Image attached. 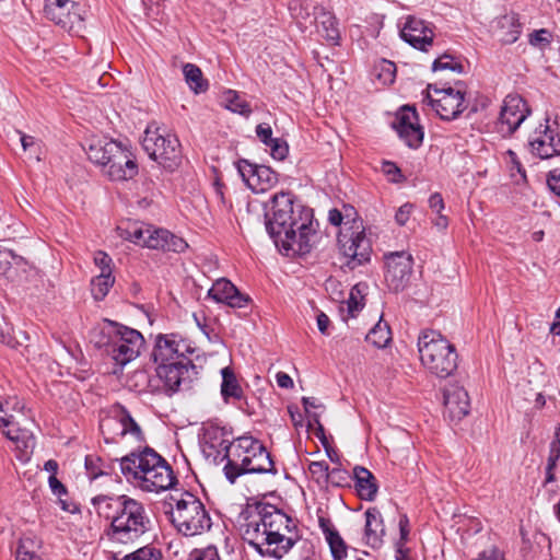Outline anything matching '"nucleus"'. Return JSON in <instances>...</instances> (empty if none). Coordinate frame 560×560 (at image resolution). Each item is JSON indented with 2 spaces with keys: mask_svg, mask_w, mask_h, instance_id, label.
Segmentation results:
<instances>
[{
  "mask_svg": "<svg viewBox=\"0 0 560 560\" xmlns=\"http://www.w3.org/2000/svg\"><path fill=\"white\" fill-rule=\"evenodd\" d=\"M91 504L109 523L105 533L113 544H135L153 528L145 504L127 494H100L91 499Z\"/></svg>",
  "mask_w": 560,
  "mask_h": 560,
  "instance_id": "obj_2",
  "label": "nucleus"
},
{
  "mask_svg": "<svg viewBox=\"0 0 560 560\" xmlns=\"http://www.w3.org/2000/svg\"><path fill=\"white\" fill-rule=\"evenodd\" d=\"M222 100L225 107L233 113L241 114L245 117H248L252 114L250 105L246 101L242 100L233 90L225 91L222 95Z\"/></svg>",
  "mask_w": 560,
  "mask_h": 560,
  "instance_id": "obj_37",
  "label": "nucleus"
},
{
  "mask_svg": "<svg viewBox=\"0 0 560 560\" xmlns=\"http://www.w3.org/2000/svg\"><path fill=\"white\" fill-rule=\"evenodd\" d=\"M235 165L243 182L255 194L271 189L279 180L278 174L269 166L258 165L245 159H240Z\"/></svg>",
  "mask_w": 560,
  "mask_h": 560,
  "instance_id": "obj_16",
  "label": "nucleus"
},
{
  "mask_svg": "<svg viewBox=\"0 0 560 560\" xmlns=\"http://www.w3.org/2000/svg\"><path fill=\"white\" fill-rule=\"evenodd\" d=\"M316 325L323 335L330 336L332 334L334 326L330 317H316Z\"/></svg>",
  "mask_w": 560,
  "mask_h": 560,
  "instance_id": "obj_58",
  "label": "nucleus"
},
{
  "mask_svg": "<svg viewBox=\"0 0 560 560\" xmlns=\"http://www.w3.org/2000/svg\"><path fill=\"white\" fill-rule=\"evenodd\" d=\"M266 147L270 149L271 156L279 161L284 160L289 152L287 142L280 138H273Z\"/></svg>",
  "mask_w": 560,
  "mask_h": 560,
  "instance_id": "obj_47",
  "label": "nucleus"
},
{
  "mask_svg": "<svg viewBox=\"0 0 560 560\" xmlns=\"http://www.w3.org/2000/svg\"><path fill=\"white\" fill-rule=\"evenodd\" d=\"M21 339H26V336L22 331L16 334L8 317H0V341L14 348L21 343Z\"/></svg>",
  "mask_w": 560,
  "mask_h": 560,
  "instance_id": "obj_38",
  "label": "nucleus"
},
{
  "mask_svg": "<svg viewBox=\"0 0 560 560\" xmlns=\"http://www.w3.org/2000/svg\"><path fill=\"white\" fill-rule=\"evenodd\" d=\"M313 2H304L299 0H291L289 9L293 16L305 20L310 16V10L313 8Z\"/></svg>",
  "mask_w": 560,
  "mask_h": 560,
  "instance_id": "obj_48",
  "label": "nucleus"
},
{
  "mask_svg": "<svg viewBox=\"0 0 560 560\" xmlns=\"http://www.w3.org/2000/svg\"><path fill=\"white\" fill-rule=\"evenodd\" d=\"M445 413L451 420H460L469 413L470 401L466 389L457 384L444 389Z\"/></svg>",
  "mask_w": 560,
  "mask_h": 560,
  "instance_id": "obj_26",
  "label": "nucleus"
},
{
  "mask_svg": "<svg viewBox=\"0 0 560 560\" xmlns=\"http://www.w3.org/2000/svg\"><path fill=\"white\" fill-rule=\"evenodd\" d=\"M277 384L281 388H291L293 387L292 378L284 372H278L276 375Z\"/></svg>",
  "mask_w": 560,
  "mask_h": 560,
  "instance_id": "obj_64",
  "label": "nucleus"
},
{
  "mask_svg": "<svg viewBox=\"0 0 560 560\" xmlns=\"http://www.w3.org/2000/svg\"><path fill=\"white\" fill-rule=\"evenodd\" d=\"M382 171L393 183H401L404 180L400 168L393 162H384L382 165Z\"/></svg>",
  "mask_w": 560,
  "mask_h": 560,
  "instance_id": "obj_53",
  "label": "nucleus"
},
{
  "mask_svg": "<svg viewBox=\"0 0 560 560\" xmlns=\"http://www.w3.org/2000/svg\"><path fill=\"white\" fill-rule=\"evenodd\" d=\"M119 467L127 482L143 492L159 493L177 482L171 465L150 447L124 456Z\"/></svg>",
  "mask_w": 560,
  "mask_h": 560,
  "instance_id": "obj_4",
  "label": "nucleus"
},
{
  "mask_svg": "<svg viewBox=\"0 0 560 560\" xmlns=\"http://www.w3.org/2000/svg\"><path fill=\"white\" fill-rule=\"evenodd\" d=\"M293 521L281 511L265 506L250 514L243 525V539L260 556L282 559L298 542Z\"/></svg>",
  "mask_w": 560,
  "mask_h": 560,
  "instance_id": "obj_3",
  "label": "nucleus"
},
{
  "mask_svg": "<svg viewBox=\"0 0 560 560\" xmlns=\"http://www.w3.org/2000/svg\"><path fill=\"white\" fill-rule=\"evenodd\" d=\"M81 11V5L70 0H52L44 7L46 18L68 31L82 25Z\"/></svg>",
  "mask_w": 560,
  "mask_h": 560,
  "instance_id": "obj_18",
  "label": "nucleus"
},
{
  "mask_svg": "<svg viewBox=\"0 0 560 560\" xmlns=\"http://www.w3.org/2000/svg\"><path fill=\"white\" fill-rule=\"evenodd\" d=\"M222 383H221V395L225 402H241L245 399L244 390L230 366H225L221 370Z\"/></svg>",
  "mask_w": 560,
  "mask_h": 560,
  "instance_id": "obj_30",
  "label": "nucleus"
},
{
  "mask_svg": "<svg viewBox=\"0 0 560 560\" xmlns=\"http://www.w3.org/2000/svg\"><path fill=\"white\" fill-rule=\"evenodd\" d=\"M318 31L329 43L334 45L338 44L340 35L336 19L332 15L326 13L322 15Z\"/></svg>",
  "mask_w": 560,
  "mask_h": 560,
  "instance_id": "obj_39",
  "label": "nucleus"
},
{
  "mask_svg": "<svg viewBox=\"0 0 560 560\" xmlns=\"http://www.w3.org/2000/svg\"><path fill=\"white\" fill-rule=\"evenodd\" d=\"M131 380L136 381L135 387L138 390H142L145 387L147 383H148L149 376H148V374L144 371L140 370V371H136L132 374Z\"/></svg>",
  "mask_w": 560,
  "mask_h": 560,
  "instance_id": "obj_61",
  "label": "nucleus"
},
{
  "mask_svg": "<svg viewBox=\"0 0 560 560\" xmlns=\"http://www.w3.org/2000/svg\"><path fill=\"white\" fill-rule=\"evenodd\" d=\"M142 147L150 159L168 172L175 171L182 163L180 143L177 137L163 128L148 126Z\"/></svg>",
  "mask_w": 560,
  "mask_h": 560,
  "instance_id": "obj_8",
  "label": "nucleus"
},
{
  "mask_svg": "<svg viewBox=\"0 0 560 560\" xmlns=\"http://www.w3.org/2000/svg\"><path fill=\"white\" fill-rule=\"evenodd\" d=\"M192 366L190 360L159 363L156 373L165 388L174 393L179 389L182 383L189 378V368Z\"/></svg>",
  "mask_w": 560,
  "mask_h": 560,
  "instance_id": "obj_22",
  "label": "nucleus"
},
{
  "mask_svg": "<svg viewBox=\"0 0 560 560\" xmlns=\"http://www.w3.org/2000/svg\"><path fill=\"white\" fill-rule=\"evenodd\" d=\"M547 184L550 190L560 197V170L555 168L548 173Z\"/></svg>",
  "mask_w": 560,
  "mask_h": 560,
  "instance_id": "obj_54",
  "label": "nucleus"
},
{
  "mask_svg": "<svg viewBox=\"0 0 560 560\" xmlns=\"http://www.w3.org/2000/svg\"><path fill=\"white\" fill-rule=\"evenodd\" d=\"M20 133V141H21V144L23 147V150L24 151H31V153L34 155V158L39 161V151H40V147H39V143L35 140L34 137L32 136H27L25 133H22V132H19Z\"/></svg>",
  "mask_w": 560,
  "mask_h": 560,
  "instance_id": "obj_52",
  "label": "nucleus"
},
{
  "mask_svg": "<svg viewBox=\"0 0 560 560\" xmlns=\"http://www.w3.org/2000/svg\"><path fill=\"white\" fill-rule=\"evenodd\" d=\"M385 258V282L394 292L404 291L411 278L413 258L408 252H393L386 254Z\"/></svg>",
  "mask_w": 560,
  "mask_h": 560,
  "instance_id": "obj_14",
  "label": "nucleus"
},
{
  "mask_svg": "<svg viewBox=\"0 0 560 560\" xmlns=\"http://www.w3.org/2000/svg\"><path fill=\"white\" fill-rule=\"evenodd\" d=\"M413 206L411 203L402 205L395 214V220L397 224L405 225L409 220Z\"/></svg>",
  "mask_w": 560,
  "mask_h": 560,
  "instance_id": "obj_57",
  "label": "nucleus"
},
{
  "mask_svg": "<svg viewBox=\"0 0 560 560\" xmlns=\"http://www.w3.org/2000/svg\"><path fill=\"white\" fill-rule=\"evenodd\" d=\"M530 113V108L522 96L506 95L495 124L497 131L504 138L512 136Z\"/></svg>",
  "mask_w": 560,
  "mask_h": 560,
  "instance_id": "obj_13",
  "label": "nucleus"
},
{
  "mask_svg": "<svg viewBox=\"0 0 560 560\" xmlns=\"http://www.w3.org/2000/svg\"><path fill=\"white\" fill-rule=\"evenodd\" d=\"M115 278L113 276L98 275L91 281V292L94 300H103L109 289L113 287Z\"/></svg>",
  "mask_w": 560,
  "mask_h": 560,
  "instance_id": "obj_40",
  "label": "nucleus"
},
{
  "mask_svg": "<svg viewBox=\"0 0 560 560\" xmlns=\"http://www.w3.org/2000/svg\"><path fill=\"white\" fill-rule=\"evenodd\" d=\"M319 527L325 536L334 560H345L348 557V545L327 518L319 517Z\"/></svg>",
  "mask_w": 560,
  "mask_h": 560,
  "instance_id": "obj_29",
  "label": "nucleus"
},
{
  "mask_svg": "<svg viewBox=\"0 0 560 560\" xmlns=\"http://www.w3.org/2000/svg\"><path fill=\"white\" fill-rule=\"evenodd\" d=\"M418 350L421 364L431 374L446 378L454 374L458 366V354L441 332L423 330L418 338Z\"/></svg>",
  "mask_w": 560,
  "mask_h": 560,
  "instance_id": "obj_6",
  "label": "nucleus"
},
{
  "mask_svg": "<svg viewBox=\"0 0 560 560\" xmlns=\"http://www.w3.org/2000/svg\"><path fill=\"white\" fill-rule=\"evenodd\" d=\"M150 232V225L131 224L121 233V236L137 245L144 246L145 236Z\"/></svg>",
  "mask_w": 560,
  "mask_h": 560,
  "instance_id": "obj_43",
  "label": "nucleus"
},
{
  "mask_svg": "<svg viewBox=\"0 0 560 560\" xmlns=\"http://www.w3.org/2000/svg\"><path fill=\"white\" fill-rule=\"evenodd\" d=\"M106 322L113 328L109 332L107 353L117 365L122 368L140 355L145 343L144 338L137 329L109 319Z\"/></svg>",
  "mask_w": 560,
  "mask_h": 560,
  "instance_id": "obj_10",
  "label": "nucleus"
},
{
  "mask_svg": "<svg viewBox=\"0 0 560 560\" xmlns=\"http://www.w3.org/2000/svg\"><path fill=\"white\" fill-rule=\"evenodd\" d=\"M225 477L234 483L244 474L276 472L269 452L250 435H243L230 443L225 453Z\"/></svg>",
  "mask_w": 560,
  "mask_h": 560,
  "instance_id": "obj_5",
  "label": "nucleus"
},
{
  "mask_svg": "<svg viewBox=\"0 0 560 560\" xmlns=\"http://www.w3.org/2000/svg\"><path fill=\"white\" fill-rule=\"evenodd\" d=\"M100 458L89 455L85 457V468L91 479H95L103 475V471L97 467Z\"/></svg>",
  "mask_w": 560,
  "mask_h": 560,
  "instance_id": "obj_55",
  "label": "nucleus"
},
{
  "mask_svg": "<svg viewBox=\"0 0 560 560\" xmlns=\"http://www.w3.org/2000/svg\"><path fill=\"white\" fill-rule=\"evenodd\" d=\"M560 458V450H557L555 444L550 445V453L548 456L547 467L549 470H555L557 467V462Z\"/></svg>",
  "mask_w": 560,
  "mask_h": 560,
  "instance_id": "obj_63",
  "label": "nucleus"
},
{
  "mask_svg": "<svg viewBox=\"0 0 560 560\" xmlns=\"http://www.w3.org/2000/svg\"><path fill=\"white\" fill-rule=\"evenodd\" d=\"M39 549L40 541L36 537L24 536L19 542L16 560H42Z\"/></svg>",
  "mask_w": 560,
  "mask_h": 560,
  "instance_id": "obj_35",
  "label": "nucleus"
},
{
  "mask_svg": "<svg viewBox=\"0 0 560 560\" xmlns=\"http://www.w3.org/2000/svg\"><path fill=\"white\" fill-rule=\"evenodd\" d=\"M266 230L277 247L306 254L311 250L310 235L313 231L312 210L298 203L290 191L275 194L266 205Z\"/></svg>",
  "mask_w": 560,
  "mask_h": 560,
  "instance_id": "obj_1",
  "label": "nucleus"
},
{
  "mask_svg": "<svg viewBox=\"0 0 560 560\" xmlns=\"http://www.w3.org/2000/svg\"><path fill=\"white\" fill-rule=\"evenodd\" d=\"M170 516L172 524L185 536H195L211 527V518L203 503L189 492L182 493L179 498H171Z\"/></svg>",
  "mask_w": 560,
  "mask_h": 560,
  "instance_id": "obj_7",
  "label": "nucleus"
},
{
  "mask_svg": "<svg viewBox=\"0 0 560 560\" xmlns=\"http://www.w3.org/2000/svg\"><path fill=\"white\" fill-rule=\"evenodd\" d=\"M122 144L113 139L92 137L86 140L83 148L92 163L105 167Z\"/></svg>",
  "mask_w": 560,
  "mask_h": 560,
  "instance_id": "obj_23",
  "label": "nucleus"
},
{
  "mask_svg": "<svg viewBox=\"0 0 560 560\" xmlns=\"http://www.w3.org/2000/svg\"><path fill=\"white\" fill-rule=\"evenodd\" d=\"M144 247L163 252L183 253L188 247V244L184 238L165 229L150 226V232L145 236Z\"/></svg>",
  "mask_w": 560,
  "mask_h": 560,
  "instance_id": "obj_24",
  "label": "nucleus"
},
{
  "mask_svg": "<svg viewBox=\"0 0 560 560\" xmlns=\"http://www.w3.org/2000/svg\"><path fill=\"white\" fill-rule=\"evenodd\" d=\"M49 487L54 494L61 498V495L66 494V488L61 483V481L58 480L56 476H49L48 478Z\"/></svg>",
  "mask_w": 560,
  "mask_h": 560,
  "instance_id": "obj_60",
  "label": "nucleus"
},
{
  "mask_svg": "<svg viewBox=\"0 0 560 560\" xmlns=\"http://www.w3.org/2000/svg\"><path fill=\"white\" fill-rule=\"evenodd\" d=\"M366 340L377 348H384L392 340V332L389 325L380 317L378 322L366 335Z\"/></svg>",
  "mask_w": 560,
  "mask_h": 560,
  "instance_id": "obj_34",
  "label": "nucleus"
},
{
  "mask_svg": "<svg viewBox=\"0 0 560 560\" xmlns=\"http://www.w3.org/2000/svg\"><path fill=\"white\" fill-rule=\"evenodd\" d=\"M355 489L361 499L372 501L377 492L376 479L373 474L364 467L357 466L353 470Z\"/></svg>",
  "mask_w": 560,
  "mask_h": 560,
  "instance_id": "obj_31",
  "label": "nucleus"
},
{
  "mask_svg": "<svg viewBox=\"0 0 560 560\" xmlns=\"http://www.w3.org/2000/svg\"><path fill=\"white\" fill-rule=\"evenodd\" d=\"M432 70H452L454 72L462 73L464 71V67L462 63L455 62L451 55L444 54L433 61Z\"/></svg>",
  "mask_w": 560,
  "mask_h": 560,
  "instance_id": "obj_44",
  "label": "nucleus"
},
{
  "mask_svg": "<svg viewBox=\"0 0 560 560\" xmlns=\"http://www.w3.org/2000/svg\"><path fill=\"white\" fill-rule=\"evenodd\" d=\"M104 168L112 180H129L139 172L135 155L125 144L110 158Z\"/></svg>",
  "mask_w": 560,
  "mask_h": 560,
  "instance_id": "obj_21",
  "label": "nucleus"
},
{
  "mask_svg": "<svg viewBox=\"0 0 560 560\" xmlns=\"http://www.w3.org/2000/svg\"><path fill=\"white\" fill-rule=\"evenodd\" d=\"M400 37L413 48L428 51L433 45L434 32L425 21L408 16L400 31Z\"/></svg>",
  "mask_w": 560,
  "mask_h": 560,
  "instance_id": "obj_20",
  "label": "nucleus"
},
{
  "mask_svg": "<svg viewBox=\"0 0 560 560\" xmlns=\"http://www.w3.org/2000/svg\"><path fill=\"white\" fill-rule=\"evenodd\" d=\"M23 402L15 396L0 401V422L7 430L5 436L15 442H22L24 448L33 447L34 439L30 431L18 428L16 415L22 413Z\"/></svg>",
  "mask_w": 560,
  "mask_h": 560,
  "instance_id": "obj_15",
  "label": "nucleus"
},
{
  "mask_svg": "<svg viewBox=\"0 0 560 560\" xmlns=\"http://www.w3.org/2000/svg\"><path fill=\"white\" fill-rule=\"evenodd\" d=\"M398 525H399V532H400V537H399L398 541L407 542L408 536H409V520H408V517L406 515L400 516Z\"/></svg>",
  "mask_w": 560,
  "mask_h": 560,
  "instance_id": "obj_62",
  "label": "nucleus"
},
{
  "mask_svg": "<svg viewBox=\"0 0 560 560\" xmlns=\"http://www.w3.org/2000/svg\"><path fill=\"white\" fill-rule=\"evenodd\" d=\"M338 248L345 259L342 267L353 270L371 259L372 242L365 234L361 221L353 220L351 226L343 228L338 235Z\"/></svg>",
  "mask_w": 560,
  "mask_h": 560,
  "instance_id": "obj_9",
  "label": "nucleus"
},
{
  "mask_svg": "<svg viewBox=\"0 0 560 560\" xmlns=\"http://www.w3.org/2000/svg\"><path fill=\"white\" fill-rule=\"evenodd\" d=\"M532 152L540 159H550L560 155V138L553 136V131L549 126H545L541 136L529 141Z\"/></svg>",
  "mask_w": 560,
  "mask_h": 560,
  "instance_id": "obj_28",
  "label": "nucleus"
},
{
  "mask_svg": "<svg viewBox=\"0 0 560 560\" xmlns=\"http://www.w3.org/2000/svg\"><path fill=\"white\" fill-rule=\"evenodd\" d=\"M209 298L231 307H244L250 302V298L241 293L237 288L228 279L217 280L208 291Z\"/></svg>",
  "mask_w": 560,
  "mask_h": 560,
  "instance_id": "obj_25",
  "label": "nucleus"
},
{
  "mask_svg": "<svg viewBox=\"0 0 560 560\" xmlns=\"http://www.w3.org/2000/svg\"><path fill=\"white\" fill-rule=\"evenodd\" d=\"M100 429L107 443L117 442L126 436H129L135 442L143 441L141 428L128 410L120 405L113 406L110 415L101 421Z\"/></svg>",
  "mask_w": 560,
  "mask_h": 560,
  "instance_id": "obj_11",
  "label": "nucleus"
},
{
  "mask_svg": "<svg viewBox=\"0 0 560 560\" xmlns=\"http://www.w3.org/2000/svg\"><path fill=\"white\" fill-rule=\"evenodd\" d=\"M429 207L433 210V211H436V213H440L442 212V210L444 209V200H443V197L440 192H434L430 196L429 198Z\"/></svg>",
  "mask_w": 560,
  "mask_h": 560,
  "instance_id": "obj_59",
  "label": "nucleus"
},
{
  "mask_svg": "<svg viewBox=\"0 0 560 560\" xmlns=\"http://www.w3.org/2000/svg\"><path fill=\"white\" fill-rule=\"evenodd\" d=\"M308 470L314 479L317 482H330L335 486H338L339 482L335 481V476L342 477L343 470L341 469H332L328 470V465L325 462H312L308 465Z\"/></svg>",
  "mask_w": 560,
  "mask_h": 560,
  "instance_id": "obj_36",
  "label": "nucleus"
},
{
  "mask_svg": "<svg viewBox=\"0 0 560 560\" xmlns=\"http://www.w3.org/2000/svg\"><path fill=\"white\" fill-rule=\"evenodd\" d=\"M162 550L153 545L143 546L136 551L126 555L121 560H162Z\"/></svg>",
  "mask_w": 560,
  "mask_h": 560,
  "instance_id": "obj_42",
  "label": "nucleus"
},
{
  "mask_svg": "<svg viewBox=\"0 0 560 560\" xmlns=\"http://www.w3.org/2000/svg\"><path fill=\"white\" fill-rule=\"evenodd\" d=\"M188 560H221V558L218 548L213 545H209L191 550Z\"/></svg>",
  "mask_w": 560,
  "mask_h": 560,
  "instance_id": "obj_45",
  "label": "nucleus"
},
{
  "mask_svg": "<svg viewBox=\"0 0 560 560\" xmlns=\"http://www.w3.org/2000/svg\"><path fill=\"white\" fill-rule=\"evenodd\" d=\"M256 136L265 145L273 139L272 129L268 124H259L256 127Z\"/></svg>",
  "mask_w": 560,
  "mask_h": 560,
  "instance_id": "obj_56",
  "label": "nucleus"
},
{
  "mask_svg": "<svg viewBox=\"0 0 560 560\" xmlns=\"http://www.w3.org/2000/svg\"><path fill=\"white\" fill-rule=\"evenodd\" d=\"M112 262L113 260L107 253L103 250H97L94 254V264L100 268V275L113 276Z\"/></svg>",
  "mask_w": 560,
  "mask_h": 560,
  "instance_id": "obj_49",
  "label": "nucleus"
},
{
  "mask_svg": "<svg viewBox=\"0 0 560 560\" xmlns=\"http://www.w3.org/2000/svg\"><path fill=\"white\" fill-rule=\"evenodd\" d=\"M12 250L3 248L0 250V275L4 276L8 279L14 278V272H12Z\"/></svg>",
  "mask_w": 560,
  "mask_h": 560,
  "instance_id": "obj_51",
  "label": "nucleus"
},
{
  "mask_svg": "<svg viewBox=\"0 0 560 560\" xmlns=\"http://www.w3.org/2000/svg\"><path fill=\"white\" fill-rule=\"evenodd\" d=\"M183 73H184L186 83L188 84V86L195 94L205 93L208 90L209 83L203 78V74H202V71L200 70V68L197 67L196 65H194V63L184 65Z\"/></svg>",
  "mask_w": 560,
  "mask_h": 560,
  "instance_id": "obj_33",
  "label": "nucleus"
},
{
  "mask_svg": "<svg viewBox=\"0 0 560 560\" xmlns=\"http://www.w3.org/2000/svg\"><path fill=\"white\" fill-rule=\"evenodd\" d=\"M396 75V65L389 60H382L380 63L378 79L385 84L394 82Z\"/></svg>",
  "mask_w": 560,
  "mask_h": 560,
  "instance_id": "obj_50",
  "label": "nucleus"
},
{
  "mask_svg": "<svg viewBox=\"0 0 560 560\" xmlns=\"http://www.w3.org/2000/svg\"><path fill=\"white\" fill-rule=\"evenodd\" d=\"M498 25L500 30V40L503 44H513L518 39L521 24L516 14L512 13L501 16L498 21Z\"/></svg>",
  "mask_w": 560,
  "mask_h": 560,
  "instance_id": "obj_32",
  "label": "nucleus"
},
{
  "mask_svg": "<svg viewBox=\"0 0 560 560\" xmlns=\"http://www.w3.org/2000/svg\"><path fill=\"white\" fill-rule=\"evenodd\" d=\"M364 515H365V527H364L365 544L372 548H378L382 545L383 536L385 533L381 512L375 508H371L365 511Z\"/></svg>",
  "mask_w": 560,
  "mask_h": 560,
  "instance_id": "obj_27",
  "label": "nucleus"
},
{
  "mask_svg": "<svg viewBox=\"0 0 560 560\" xmlns=\"http://www.w3.org/2000/svg\"><path fill=\"white\" fill-rule=\"evenodd\" d=\"M528 42L532 46L544 49L550 44L551 34L548 30L540 28L529 34Z\"/></svg>",
  "mask_w": 560,
  "mask_h": 560,
  "instance_id": "obj_46",
  "label": "nucleus"
},
{
  "mask_svg": "<svg viewBox=\"0 0 560 560\" xmlns=\"http://www.w3.org/2000/svg\"><path fill=\"white\" fill-rule=\"evenodd\" d=\"M425 98L431 107L443 120L456 119L466 108L464 105L465 93L452 86L439 89L436 85H428Z\"/></svg>",
  "mask_w": 560,
  "mask_h": 560,
  "instance_id": "obj_12",
  "label": "nucleus"
},
{
  "mask_svg": "<svg viewBox=\"0 0 560 560\" xmlns=\"http://www.w3.org/2000/svg\"><path fill=\"white\" fill-rule=\"evenodd\" d=\"M418 120L415 107L402 106L396 120L393 122V127L399 137L412 149L419 148L423 141V129Z\"/></svg>",
  "mask_w": 560,
  "mask_h": 560,
  "instance_id": "obj_19",
  "label": "nucleus"
},
{
  "mask_svg": "<svg viewBox=\"0 0 560 560\" xmlns=\"http://www.w3.org/2000/svg\"><path fill=\"white\" fill-rule=\"evenodd\" d=\"M366 288L368 285L365 283H358L350 290L349 298L347 300V307L350 314L363 310L365 305L364 290Z\"/></svg>",
  "mask_w": 560,
  "mask_h": 560,
  "instance_id": "obj_41",
  "label": "nucleus"
},
{
  "mask_svg": "<svg viewBox=\"0 0 560 560\" xmlns=\"http://www.w3.org/2000/svg\"><path fill=\"white\" fill-rule=\"evenodd\" d=\"M194 351L191 343L180 335L165 334L156 337L153 358L156 364L189 360L186 355Z\"/></svg>",
  "mask_w": 560,
  "mask_h": 560,
  "instance_id": "obj_17",
  "label": "nucleus"
}]
</instances>
